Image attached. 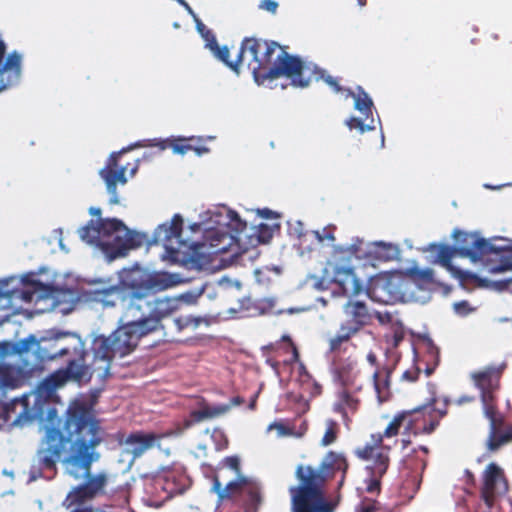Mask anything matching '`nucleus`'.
<instances>
[{"label":"nucleus","instance_id":"12","mask_svg":"<svg viewBox=\"0 0 512 512\" xmlns=\"http://www.w3.org/2000/svg\"><path fill=\"white\" fill-rule=\"evenodd\" d=\"M124 229H126V225L117 218H99L97 222L88 221L79 230V234L83 241L94 244L103 251V245L111 243L113 238L121 235Z\"/></svg>","mask_w":512,"mask_h":512},{"label":"nucleus","instance_id":"16","mask_svg":"<svg viewBox=\"0 0 512 512\" xmlns=\"http://www.w3.org/2000/svg\"><path fill=\"white\" fill-rule=\"evenodd\" d=\"M244 403V399L240 396L231 398L229 404L209 405L202 400L199 409L193 410L189 413L188 417L183 420L182 427L179 428V433L187 430L208 419H214L228 413L232 406H238Z\"/></svg>","mask_w":512,"mask_h":512},{"label":"nucleus","instance_id":"43","mask_svg":"<svg viewBox=\"0 0 512 512\" xmlns=\"http://www.w3.org/2000/svg\"><path fill=\"white\" fill-rule=\"evenodd\" d=\"M275 227L279 228L278 225L270 226L263 223L259 224L256 231L255 243H253V245H257L259 243H268L273 237Z\"/></svg>","mask_w":512,"mask_h":512},{"label":"nucleus","instance_id":"33","mask_svg":"<svg viewBox=\"0 0 512 512\" xmlns=\"http://www.w3.org/2000/svg\"><path fill=\"white\" fill-rule=\"evenodd\" d=\"M210 246L215 253H226L232 250V246L241 241L239 237L226 232L212 231L209 233Z\"/></svg>","mask_w":512,"mask_h":512},{"label":"nucleus","instance_id":"62","mask_svg":"<svg viewBox=\"0 0 512 512\" xmlns=\"http://www.w3.org/2000/svg\"><path fill=\"white\" fill-rule=\"evenodd\" d=\"M474 400V397L471 396H463L457 400L458 404L468 403Z\"/></svg>","mask_w":512,"mask_h":512},{"label":"nucleus","instance_id":"30","mask_svg":"<svg viewBox=\"0 0 512 512\" xmlns=\"http://www.w3.org/2000/svg\"><path fill=\"white\" fill-rule=\"evenodd\" d=\"M35 341L34 335H29L25 339L16 341V342H2L0 344V355L1 356H9L16 355L18 357L17 361H22L24 359H30V348L31 343Z\"/></svg>","mask_w":512,"mask_h":512},{"label":"nucleus","instance_id":"54","mask_svg":"<svg viewBox=\"0 0 512 512\" xmlns=\"http://www.w3.org/2000/svg\"><path fill=\"white\" fill-rule=\"evenodd\" d=\"M378 510V502L371 499H364L360 508L359 512H376Z\"/></svg>","mask_w":512,"mask_h":512},{"label":"nucleus","instance_id":"31","mask_svg":"<svg viewBox=\"0 0 512 512\" xmlns=\"http://www.w3.org/2000/svg\"><path fill=\"white\" fill-rule=\"evenodd\" d=\"M394 367L382 366L373 373V384L379 402L387 401L390 398V377Z\"/></svg>","mask_w":512,"mask_h":512},{"label":"nucleus","instance_id":"29","mask_svg":"<svg viewBox=\"0 0 512 512\" xmlns=\"http://www.w3.org/2000/svg\"><path fill=\"white\" fill-rule=\"evenodd\" d=\"M332 372L334 378L343 387L351 386L358 374L355 370V362L347 358L345 360L338 359L332 361Z\"/></svg>","mask_w":512,"mask_h":512},{"label":"nucleus","instance_id":"24","mask_svg":"<svg viewBox=\"0 0 512 512\" xmlns=\"http://www.w3.org/2000/svg\"><path fill=\"white\" fill-rule=\"evenodd\" d=\"M427 250L432 253H436L435 262L439 263L442 267L448 270L453 277L460 280H465L468 278V274L466 272L452 264V258L457 255V250L455 247H451L442 243H431L429 244Z\"/></svg>","mask_w":512,"mask_h":512},{"label":"nucleus","instance_id":"13","mask_svg":"<svg viewBox=\"0 0 512 512\" xmlns=\"http://www.w3.org/2000/svg\"><path fill=\"white\" fill-rule=\"evenodd\" d=\"M407 286V279L399 274H392L374 280L367 289V294L379 303L391 304L405 298Z\"/></svg>","mask_w":512,"mask_h":512},{"label":"nucleus","instance_id":"17","mask_svg":"<svg viewBox=\"0 0 512 512\" xmlns=\"http://www.w3.org/2000/svg\"><path fill=\"white\" fill-rule=\"evenodd\" d=\"M505 365L500 366H487L483 370L474 372L472 379L477 388L481 391V398L484 404L488 407H493L490 402L493 401V393L500 386V379L502 377Z\"/></svg>","mask_w":512,"mask_h":512},{"label":"nucleus","instance_id":"5","mask_svg":"<svg viewBox=\"0 0 512 512\" xmlns=\"http://www.w3.org/2000/svg\"><path fill=\"white\" fill-rule=\"evenodd\" d=\"M457 246V255L469 258L473 262H485L492 273L503 272L512 269L511 251L496 247L489 240L482 238L478 233H468L454 230L452 234Z\"/></svg>","mask_w":512,"mask_h":512},{"label":"nucleus","instance_id":"8","mask_svg":"<svg viewBox=\"0 0 512 512\" xmlns=\"http://www.w3.org/2000/svg\"><path fill=\"white\" fill-rule=\"evenodd\" d=\"M183 218L175 214L170 224L159 225L153 234V243L161 244L165 248L167 257L174 263L186 266L194 265L195 259L190 254L193 244L182 239Z\"/></svg>","mask_w":512,"mask_h":512},{"label":"nucleus","instance_id":"44","mask_svg":"<svg viewBox=\"0 0 512 512\" xmlns=\"http://www.w3.org/2000/svg\"><path fill=\"white\" fill-rule=\"evenodd\" d=\"M346 125L350 130L356 129L361 134L367 131L375 130L374 119H371V122L369 124H365L363 120H361L360 118L351 117L346 121Z\"/></svg>","mask_w":512,"mask_h":512},{"label":"nucleus","instance_id":"32","mask_svg":"<svg viewBox=\"0 0 512 512\" xmlns=\"http://www.w3.org/2000/svg\"><path fill=\"white\" fill-rule=\"evenodd\" d=\"M389 462V457L380 455L378 464L376 466H367V470L370 472L369 478L365 480L366 491L368 493H380L381 479L388 470Z\"/></svg>","mask_w":512,"mask_h":512},{"label":"nucleus","instance_id":"45","mask_svg":"<svg viewBox=\"0 0 512 512\" xmlns=\"http://www.w3.org/2000/svg\"><path fill=\"white\" fill-rule=\"evenodd\" d=\"M4 292H11V296H3L2 299H6L8 301L12 299H21L25 302H32L34 299L35 291L30 289H12V290H4Z\"/></svg>","mask_w":512,"mask_h":512},{"label":"nucleus","instance_id":"15","mask_svg":"<svg viewBox=\"0 0 512 512\" xmlns=\"http://www.w3.org/2000/svg\"><path fill=\"white\" fill-rule=\"evenodd\" d=\"M6 43L0 37V92L19 84L22 75V55L12 51L5 58Z\"/></svg>","mask_w":512,"mask_h":512},{"label":"nucleus","instance_id":"57","mask_svg":"<svg viewBox=\"0 0 512 512\" xmlns=\"http://www.w3.org/2000/svg\"><path fill=\"white\" fill-rule=\"evenodd\" d=\"M226 463H227V465L230 468H232V469H234L236 471H238L239 468H240V462H239V459L236 456L227 457L226 458Z\"/></svg>","mask_w":512,"mask_h":512},{"label":"nucleus","instance_id":"14","mask_svg":"<svg viewBox=\"0 0 512 512\" xmlns=\"http://www.w3.org/2000/svg\"><path fill=\"white\" fill-rule=\"evenodd\" d=\"M39 370L36 362L30 359L16 361L15 364L0 363V390L16 389L24 380L32 377Z\"/></svg>","mask_w":512,"mask_h":512},{"label":"nucleus","instance_id":"41","mask_svg":"<svg viewBox=\"0 0 512 512\" xmlns=\"http://www.w3.org/2000/svg\"><path fill=\"white\" fill-rule=\"evenodd\" d=\"M411 278L419 284H431L434 282V271L431 268H411L409 269Z\"/></svg>","mask_w":512,"mask_h":512},{"label":"nucleus","instance_id":"28","mask_svg":"<svg viewBox=\"0 0 512 512\" xmlns=\"http://www.w3.org/2000/svg\"><path fill=\"white\" fill-rule=\"evenodd\" d=\"M197 142L194 137L184 138H168L165 140L159 141L157 144L162 150L166 148H171L174 153L184 155L189 151L196 152L197 155H201L203 152H207V148H201L194 144Z\"/></svg>","mask_w":512,"mask_h":512},{"label":"nucleus","instance_id":"11","mask_svg":"<svg viewBox=\"0 0 512 512\" xmlns=\"http://www.w3.org/2000/svg\"><path fill=\"white\" fill-rule=\"evenodd\" d=\"M509 491L504 470L495 462L489 463L481 474L480 498L490 510Z\"/></svg>","mask_w":512,"mask_h":512},{"label":"nucleus","instance_id":"63","mask_svg":"<svg viewBox=\"0 0 512 512\" xmlns=\"http://www.w3.org/2000/svg\"><path fill=\"white\" fill-rule=\"evenodd\" d=\"M89 213L92 215V216H97V217H100L101 215V209L98 208V207H91L89 209Z\"/></svg>","mask_w":512,"mask_h":512},{"label":"nucleus","instance_id":"38","mask_svg":"<svg viewBox=\"0 0 512 512\" xmlns=\"http://www.w3.org/2000/svg\"><path fill=\"white\" fill-rule=\"evenodd\" d=\"M355 455L364 461L372 460L373 463L370 466H376L379 461V456L382 455L384 457H389L387 452H384L382 449H378L371 444H366L363 447H359L355 450Z\"/></svg>","mask_w":512,"mask_h":512},{"label":"nucleus","instance_id":"49","mask_svg":"<svg viewBox=\"0 0 512 512\" xmlns=\"http://www.w3.org/2000/svg\"><path fill=\"white\" fill-rule=\"evenodd\" d=\"M193 18L196 21L197 31L205 39L207 47H209L211 44H213L215 41H217L214 33L211 30L207 29V27L202 23V21L200 19L197 18L196 15Z\"/></svg>","mask_w":512,"mask_h":512},{"label":"nucleus","instance_id":"23","mask_svg":"<svg viewBox=\"0 0 512 512\" xmlns=\"http://www.w3.org/2000/svg\"><path fill=\"white\" fill-rule=\"evenodd\" d=\"M332 283L337 287L335 292L346 297L357 296L363 289L351 267H336Z\"/></svg>","mask_w":512,"mask_h":512},{"label":"nucleus","instance_id":"21","mask_svg":"<svg viewBox=\"0 0 512 512\" xmlns=\"http://www.w3.org/2000/svg\"><path fill=\"white\" fill-rule=\"evenodd\" d=\"M30 419L27 397L14 398L0 406V427L17 426Z\"/></svg>","mask_w":512,"mask_h":512},{"label":"nucleus","instance_id":"1","mask_svg":"<svg viewBox=\"0 0 512 512\" xmlns=\"http://www.w3.org/2000/svg\"><path fill=\"white\" fill-rule=\"evenodd\" d=\"M104 441V430L96 418L92 403L75 400L66 410L59 428H48L37 451V468L56 473L61 460L64 471L75 480L84 482L67 495V507L81 505L105 493L106 472L92 474V465L100 460L98 446Z\"/></svg>","mask_w":512,"mask_h":512},{"label":"nucleus","instance_id":"58","mask_svg":"<svg viewBox=\"0 0 512 512\" xmlns=\"http://www.w3.org/2000/svg\"><path fill=\"white\" fill-rule=\"evenodd\" d=\"M384 437H385L384 433L383 434H381V433L373 434L372 435L373 444H371V445L377 447L378 449H382V443H383Z\"/></svg>","mask_w":512,"mask_h":512},{"label":"nucleus","instance_id":"48","mask_svg":"<svg viewBox=\"0 0 512 512\" xmlns=\"http://www.w3.org/2000/svg\"><path fill=\"white\" fill-rule=\"evenodd\" d=\"M174 322L178 330L181 331L187 327L197 328L202 322V319L199 317L188 315L175 318Z\"/></svg>","mask_w":512,"mask_h":512},{"label":"nucleus","instance_id":"10","mask_svg":"<svg viewBox=\"0 0 512 512\" xmlns=\"http://www.w3.org/2000/svg\"><path fill=\"white\" fill-rule=\"evenodd\" d=\"M93 375L88 363L69 360L66 367L54 371L37 385V396L43 401H50L55 397L57 389L63 387L69 381L86 384L90 382Z\"/></svg>","mask_w":512,"mask_h":512},{"label":"nucleus","instance_id":"3","mask_svg":"<svg viewBox=\"0 0 512 512\" xmlns=\"http://www.w3.org/2000/svg\"><path fill=\"white\" fill-rule=\"evenodd\" d=\"M171 284L167 273H151L140 282H132L125 288L114 287L108 293L121 301L124 311L120 321H131L155 332L162 327L161 320L170 314L171 307L168 300L156 298L154 293Z\"/></svg>","mask_w":512,"mask_h":512},{"label":"nucleus","instance_id":"26","mask_svg":"<svg viewBox=\"0 0 512 512\" xmlns=\"http://www.w3.org/2000/svg\"><path fill=\"white\" fill-rule=\"evenodd\" d=\"M345 314L351 319L342 325L355 330L357 334L361 328L371 321V314L366 304L362 301L349 300L344 305Z\"/></svg>","mask_w":512,"mask_h":512},{"label":"nucleus","instance_id":"50","mask_svg":"<svg viewBox=\"0 0 512 512\" xmlns=\"http://www.w3.org/2000/svg\"><path fill=\"white\" fill-rule=\"evenodd\" d=\"M245 492L248 496V500L250 505L258 506L261 503V493L260 489L255 484L246 485Z\"/></svg>","mask_w":512,"mask_h":512},{"label":"nucleus","instance_id":"47","mask_svg":"<svg viewBox=\"0 0 512 512\" xmlns=\"http://www.w3.org/2000/svg\"><path fill=\"white\" fill-rule=\"evenodd\" d=\"M327 458L330 460L329 465L333 469L341 470L343 471V473L347 471L349 465L346 458L343 455L330 451L327 455Z\"/></svg>","mask_w":512,"mask_h":512},{"label":"nucleus","instance_id":"64","mask_svg":"<svg viewBox=\"0 0 512 512\" xmlns=\"http://www.w3.org/2000/svg\"><path fill=\"white\" fill-rule=\"evenodd\" d=\"M261 215L265 218H271L274 215V212L269 209H263L261 212Z\"/></svg>","mask_w":512,"mask_h":512},{"label":"nucleus","instance_id":"34","mask_svg":"<svg viewBox=\"0 0 512 512\" xmlns=\"http://www.w3.org/2000/svg\"><path fill=\"white\" fill-rule=\"evenodd\" d=\"M349 95L355 100V109L358 110L366 119L372 116L373 101L361 86L357 87V92L349 90Z\"/></svg>","mask_w":512,"mask_h":512},{"label":"nucleus","instance_id":"59","mask_svg":"<svg viewBox=\"0 0 512 512\" xmlns=\"http://www.w3.org/2000/svg\"><path fill=\"white\" fill-rule=\"evenodd\" d=\"M175 3H179L190 15L195 17V13L191 6L188 4V2H186L185 0H175Z\"/></svg>","mask_w":512,"mask_h":512},{"label":"nucleus","instance_id":"56","mask_svg":"<svg viewBox=\"0 0 512 512\" xmlns=\"http://www.w3.org/2000/svg\"><path fill=\"white\" fill-rule=\"evenodd\" d=\"M278 3L274 0H263L259 4V8L262 10H266L272 14H275L278 9Z\"/></svg>","mask_w":512,"mask_h":512},{"label":"nucleus","instance_id":"7","mask_svg":"<svg viewBox=\"0 0 512 512\" xmlns=\"http://www.w3.org/2000/svg\"><path fill=\"white\" fill-rule=\"evenodd\" d=\"M296 477L300 484L290 488L293 512H329L322 486L325 477L311 466H298Z\"/></svg>","mask_w":512,"mask_h":512},{"label":"nucleus","instance_id":"61","mask_svg":"<svg viewBox=\"0 0 512 512\" xmlns=\"http://www.w3.org/2000/svg\"><path fill=\"white\" fill-rule=\"evenodd\" d=\"M367 361L373 366L377 365V356L375 355L374 352H369L367 354Z\"/></svg>","mask_w":512,"mask_h":512},{"label":"nucleus","instance_id":"60","mask_svg":"<svg viewBox=\"0 0 512 512\" xmlns=\"http://www.w3.org/2000/svg\"><path fill=\"white\" fill-rule=\"evenodd\" d=\"M274 427L277 428V430L279 431V433L281 435H288V434H290L289 429L286 426H284L283 424H275Z\"/></svg>","mask_w":512,"mask_h":512},{"label":"nucleus","instance_id":"51","mask_svg":"<svg viewBox=\"0 0 512 512\" xmlns=\"http://www.w3.org/2000/svg\"><path fill=\"white\" fill-rule=\"evenodd\" d=\"M230 225L239 234L244 232L247 228V223L242 221L240 216L234 211L230 212Z\"/></svg>","mask_w":512,"mask_h":512},{"label":"nucleus","instance_id":"36","mask_svg":"<svg viewBox=\"0 0 512 512\" xmlns=\"http://www.w3.org/2000/svg\"><path fill=\"white\" fill-rule=\"evenodd\" d=\"M209 49L213 52L215 57L222 61L231 70L238 72L239 66L242 64V60L239 59V55L235 61L229 60L230 51L227 46L220 47L218 42L215 41L209 46Z\"/></svg>","mask_w":512,"mask_h":512},{"label":"nucleus","instance_id":"18","mask_svg":"<svg viewBox=\"0 0 512 512\" xmlns=\"http://www.w3.org/2000/svg\"><path fill=\"white\" fill-rule=\"evenodd\" d=\"M121 152L112 153L106 165L100 170L99 174L106 184L108 193L111 195L110 203L118 204L117 184L125 185L127 183L126 168L120 166L118 159Z\"/></svg>","mask_w":512,"mask_h":512},{"label":"nucleus","instance_id":"9","mask_svg":"<svg viewBox=\"0 0 512 512\" xmlns=\"http://www.w3.org/2000/svg\"><path fill=\"white\" fill-rule=\"evenodd\" d=\"M449 400L444 397L442 399L433 396L427 403L407 410L409 414L407 425L405 426V434L409 435H430L439 426L440 421L448 413Z\"/></svg>","mask_w":512,"mask_h":512},{"label":"nucleus","instance_id":"52","mask_svg":"<svg viewBox=\"0 0 512 512\" xmlns=\"http://www.w3.org/2000/svg\"><path fill=\"white\" fill-rule=\"evenodd\" d=\"M453 309H454L456 314H458L460 316H463V317L467 316L472 311H474V308H472L470 306L469 302L466 301V300L454 303Z\"/></svg>","mask_w":512,"mask_h":512},{"label":"nucleus","instance_id":"6","mask_svg":"<svg viewBox=\"0 0 512 512\" xmlns=\"http://www.w3.org/2000/svg\"><path fill=\"white\" fill-rule=\"evenodd\" d=\"M72 355V360L78 363H86L88 352L85 341L76 333L58 332L40 339L35 337L31 343L30 360L39 365V370L45 361H52L60 357Z\"/></svg>","mask_w":512,"mask_h":512},{"label":"nucleus","instance_id":"46","mask_svg":"<svg viewBox=\"0 0 512 512\" xmlns=\"http://www.w3.org/2000/svg\"><path fill=\"white\" fill-rule=\"evenodd\" d=\"M376 254L384 260H391L397 254V248L392 244L379 242L376 244Z\"/></svg>","mask_w":512,"mask_h":512},{"label":"nucleus","instance_id":"40","mask_svg":"<svg viewBox=\"0 0 512 512\" xmlns=\"http://www.w3.org/2000/svg\"><path fill=\"white\" fill-rule=\"evenodd\" d=\"M339 432H340L339 424L332 419L327 420L325 433L321 439V445L329 446V445L333 444L337 440Z\"/></svg>","mask_w":512,"mask_h":512},{"label":"nucleus","instance_id":"22","mask_svg":"<svg viewBox=\"0 0 512 512\" xmlns=\"http://www.w3.org/2000/svg\"><path fill=\"white\" fill-rule=\"evenodd\" d=\"M427 354L426 359H416V363L409 369L403 372L402 379L408 382H415L418 380L422 371V364H424V372L426 376H430L435 371L439 364L440 356L439 349L434 345L431 340L426 342Z\"/></svg>","mask_w":512,"mask_h":512},{"label":"nucleus","instance_id":"19","mask_svg":"<svg viewBox=\"0 0 512 512\" xmlns=\"http://www.w3.org/2000/svg\"><path fill=\"white\" fill-rule=\"evenodd\" d=\"M162 438V434L135 431L131 432L124 439H120L119 442L125 446L127 454L132 455L133 459H137L153 447L159 446Z\"/></svg>","mask_w":512,"mask_h":512},{"label":"nucleus","instance_id":"39","mask_svg":"<svg viewBox=\"0 0 512 512\" xmlns=\"http://www.w3.org/2000/svg\"><path fill=\"white\" fill-rule=\"evenodd\" d=\"M409 414H407V410H403L397 413L391 422L388 424L386 429L384 430V435L386 438H391L398 435L400 428L407 425Z\"/></svg>","mask_w":512,"mask_h":512},{"label":"nucleus","instance_id":"25","mask_svg":"<svg viewBox=\"0 0 512 512\" xmlns=\"http://www.w3.org/2000/svg\"><path fill=\"white\" fill-rule=\"evenodd\" d=\"M355 334V330L341 325L338 332L329 338L326 355L332 361L342 359L343 354L347 353L350 348L355 347L351 342V338Z\"/></svg>","mask_w":512,"mask_h":512},{"label":"nucleus","instance_id":"42","mask_svg":"<svg viewBox=\"0 0 512 512\" xmlns=\"http://www.w3.org/2000/svg\"><path fill=\"white\" fill-rule=\"evenodd\" d=\"M362 243L363 242L361 240L356 239V241L354 243H352L351 245H349V246H346V247H342V246L335 247L334 251H335V253L343 254L344 258H346V259H351L352 257L360 259L362 257V254H361Z\"/></svg>","mask_w":512,"mask_h":512},{"label":"nucleus","instance_id":"4","mask_svg":"<svg viewBox=\"0 0 512 512\" xmlns=\"http://www.w3.org/2000/svg\"><path fill=\"white\" fill-rule=\"evenodd\" d=\"M122 324L109 336L98 335L91 342L92 361L88 363L93 374L107 378L115 357H125L138 346L142 337L150 334L142 326L131 321H120Z\"/></svg>","mask_w":512,"mask_h":512},{"label":"nucleus","instance_id":"37","mask_svg":"<svg viewBox=\"0 0 512 512\" xmlns=\"http://www.w3.org/2000/svg\"><path fill=\"white\" fill-rule=\"evenodd\" d=\"M359 399L350 394L346 389H343L338 393V401L335 404L336 410L341 413L347 411L355 412L359 406Z\"/></svg>","mask_w":512,"mask_h":512},{"label":"nucleus","instance_id":"35","mask_svg":"<svg viewBox=\"0 0 512 512\" xmlns=\"http://www.w3.org/2000/svg\"><path fill=\"white\" fill-rule=\"evenodd\" d=\"M247 484L246 479L240 481H231L225 487L222 486L221 482L217 477L213 481V490L218 493L220 499H229L238 490H241L243 485Z\"/></svg>","mask_w":512,"mask_h":512},{"label":"nucleus","instance_id":"53","mask_svg":"<svg viewBox=\"0 0 512 512\" xmlns=\"http://www.w3.org/2000/svg\"><path fill=\"white\" fill-rule=\"evenodd\" d=\"M335 229H336L335 226L326 227L321 232L315 231V236L319 240V242H323L324 240L334 241L335 240V237H334Z\"/></svg>","mask_w":512,"mask_h":512},{"label":"nucleus","instance_id":"55","mask_svg":"<svg viewBox=\"0 0 512 512\" xmlns=\"http://www.w3.org/2000/svg\"><path fill=\"white\" fill-rule=\"evenodd\" d=\"M321 78H323L325 83L328 84L336 93L342 91V87L336 78L331 75H324V71H321Z\"/></svg>","mask_w":512,"mask_h":512},{"label":"nucleus","instance_id":"2","mask_svg":"<svg viewBox=\"0 0 512 512\" xmlns=\"http://www.w3.org/2000/svg\"><path fill=\"white\" fill-rule=\"evenodd\" d=\"M239 59L246 64L257 84L285 76L294 87L309 86L311 68L298 56L290 55L277 42L255 37L242 40Z\"/></svg>","mask_w":512,"mask_h":512},{"label":"nucleus","instance_id":"20","mask_svg":"<svg viewBox=\"0 0 512 512\" xmlns=\"http://www.w3.org/2000/svg\"><path fill=\"white\" fill-rule=\"evenodd\" d=\"M144 236L129 230L127 227L122 231L121 235L115 236L111 243L103 245V252L111 260L124 257L128 254L129 250L142 246Z\"/></svg>","mask_w":512,"mask_h":512},{"label":"nucleus","instance_id":"27","mask_svg":"<svg viewBox=\"0 0 512 512\" xmlns=\"http://www.w3.org/2000/svg\"><path fill=\"white\" fill-rule=\"evenodd\" d=\"M486 415L490 419V432L487 440V447L490 451H496L501 446L512 442V425L501 432L496 425V411L494 407L486 408Z\"/></svg>","mask_w":512,"mask_h":512}]
</instances>
